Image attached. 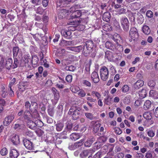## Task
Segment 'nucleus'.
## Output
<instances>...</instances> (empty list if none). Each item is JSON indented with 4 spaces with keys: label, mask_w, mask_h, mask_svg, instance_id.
<instances>
[{
    "label": "nucleus",
    "mask_w": 158,
    "mask_h": 158,
    "mask_svg": "<svg viewBox=\"0 0 158 158\" xmlns=\"http://www.w3.org/2000/svg\"><path fill=\"white\" fill-rule=\"evenodd\" d=\"M15 117L13 115H10L5 118L3 124L5 126H8L14 118Z\"/></svg>",
    "instance_id": "9b49d317"
},
{
    "label": "nucleus",
    "mask_w": 158,
    "mask_h": 158,
    "mask_svg": "<svg viewBox=\"0 0 158 158\" xmlns=\"http://www.w3.org/2000/svg\"><path fill=\"white\" fill-rule=\"evenodd\" d=\"M84 139H81L79 141L76 142L75 143L76 144H77V145H78V148H79L84 143Z\"/></svg>",
    "instance_id": "680f3d73"
},
{
    "label": "nucleus",
    "mask_w": 158,
    "mask_h": 158,
    "mask_svg": "<svg viewBox=\"0 0 158 158\" xmlns=\"http://www.w3.org/2000/svg\"><path fill=\"white\" fill-rule=\"evenodd\" d=\"M72 44V41H67L65 40H63L60 43V45L62 46L71 45Z\"/></svg>",
    "instance_id": "58836bf2"
},
{
    "label": "nucleus",
    "mask_w": 158,
    "mask_h": 158,
    "mask_svg": "<svg viewBox=\"0 0 158 158\" xmlns=\"http://www.w3.org/2000/svg\"><path fill=\"white\" fill-rule=\"evenodd\" d=\"M139 95L140 98H145L146 95V89H143L139 92Z\"/></svg>",
    "instance_id": "473e14b6"
},
{
    "label": "nucleus",
    "mask_w": 158,
    "mask_h": 158,
    "mask_svg": "<svg viewBox=\"0 0 158 158\" xmlns=\"http://www.w3.org/2000/svg\"><path fill=\"white\" fill-rule=\"evenodd\" d=\"M14 58V63L13 64L12 68L15 69L17 68L19 64V61L16 57H15Z\"/></svg>",
    "instance_id": "3c124183"
},
{
    "label": "nucleus",
    "mask_w": 158,
    "mask_h": 158,
    "mask_svg": "<svg viewBox=\"0 0 158 158\" xmlns=\"http://www.w3.org/2000/svg\"><path fill=\"white\" fill-rule=\"evenodd\" d=\"M91 95L93 97H94V96H95L98 99L100 98L101 97V95L100 93L95 91H93L91 93Z\"/></svg>",
    "instance_id": "37998d69"
},
{
    "label": "nucleus",
    "mask_w": 158,
    "mask_h": 158,
    "mask_svg": "<svg viewBox=\"0 0 158 158\" xmlns=\"http://www.w3.org/2000/svg\"><path fill=\"white\" fill-rule=\"evenodd\" d=\"M115 133L118 135L121 134L122 131L119 128L115 127L114 129Z\"/></svg>",
    "instance_id": "0e129e2a"
},
{
    "label": "nucleus",
    "mask_w": 158,
    "mask_h": 158,
    "mask_svg": "<svg viewBox=\"0 0 158 158\" xmlns=\"http://www.w3.org/2000/svg\"><path fill=\"white\" fill-rule=\"evenodd\" d=\"M28 83L27 82L20 83L19 86V88L20 91H23L28 87Z\"/></svg>",
    "instance_id": "6ab92c4d"
},
{
    "label": "nucleus",
    "mask_w": 158,
    "mask_h": 158,
    "mask_svg": "<svg viewBox=\"0 0 158 158\" xmlns=\"http://www.w3.org/2000/svg\"><path fill=\"white\" fill-rule=\"evenodd\" d=\"M78 146L75 143H70L69 144L68 148L71 150H73L78 148Z\"/></svg>",
    "instance_id": "2f4dec72"
},
{
    "label": "nucleus",
    "mask_w": 158,
    "mask_h": 158,
    "mask_svg": "<svg viewBox=\"0 0 158 158\" xmlns=\"http://www.w3.org/2000/svg\"><path fill=\"white\" fill-rule=\"evenodd\" d=\"M108 149V147L107 146L105 145L103 146L102 149V150L100 151H102V155L105 154L107 151Z\"/></svg>",
    "instance_id": "6e6d98bb"
},
{
    "label": "nucleus",
    "mask_w": 158,
    "mask_h": 158,
    "mask_svg": "<svg viewBox=\"0 0 158 158\" xmlns=\"http://www.w3.org/2000/svg\"><path fill=\"white\" fill-rule=\"evenodd\" d=\"M8 152V150L6 148H3L0 151L1 154L3 156L6 155Z\"/></svg>",
    "instance_id": "a18cd8bd"
},
{
    "label": "nucleus",
    "mask_w": 158,
    "mask_h": 158,
    "mask_svg": "<svg viewBox=\"0 0 158 158\" xmlns=\"http://www.w3.org/2000/svg\"><path fill=\"white\" fill-rule=\"evenodd\" d=\"M100 77L103 81H106L109 77V70L108 68L104 66L101 67L100 70Z\"/></svg>",
    "instance_id": "7ed1b4c3"
},
{
    "label": "nucleus",
    "mask_w": 158,
    "mask_h": 158,
    "mask_svg": "<svg viewBox=\"0 0 158 158\" xmlns=\"http://www.w3.org/2000/svg\"><path fill=\"white\" fill-rule=\"evenodd\" d=\"M12 136L11 140L13 144L15 145L19 144L20 139L19 135L16 134H13Z\"/></svg>",
    "instance_id": "ddd939ff"
},
{
    "label": "nucleus",
    "mask_w": 158,
    "mask_h": 158,
    "mask_svg": "<svg viewBox=\"0 0 158 158\" xmlns=\"http://www.w3.org/2000/svg\"><path fill=\"white\" fill-rule=\"evenodd\" d=\"M13 61L11 58L8 59L6 61L5 67L8 69H10L11 68H12Z\"/></svg>",
    "instance_id": "aec40b11"
},
{
    "label": "nucleus",
    "mask_w": 158,
    "mask_h": 158,
    "mask_svg": "<svg viewBox=\"0 0 158 158\" xmlns=\"http://www.w3.org/2000/svg\"><path fill=\"white\" fill-rule=\"evenodd\" d=\"M19 51V48L18 47H14L13 48V57H16Z\"/></svg>",
    "instance_id": "f704fd0d"
},
{
    "label": "nucleus",
    "mask_w": 158,
    "mask_h": 158,
    "mask_svg": "<svg viewBox=\"0 0 158 158\" xmlns=\"http://www.w3.org/2000/svg\"><path fill=\"white\" fill-rule=\"evenodd\" d=\"M72 23V25H75V26H71L69 27V30L72 31L77 30V29L80 27H82V28L83 29L84 26L83 25H79L80 23V21L78 20H74L73 21V22H71Z\"/></svg>",
    "instance_id": "423d86ee"
},
{
    "label": "nucleus",
    "mask_w": 158,
    "mask_h": 158,
    "mask_svg": "<svg viewBox=\"0 0 158 158\" xmlns=\"http://www.w3.org/2000/svg\"><path fill=\"white\" fill-rule=\"evenodd\" d=\"M105 57L108 60H111L113 58L112 53L110 51H107L105 52Z\"/></svg>",
    "instance_id": "4c0bfd02"
},
{
    "label": "nucleus",
    "mask_w": 158,
    "mask_h": 158,
    "mask_svg": "<svg viewBox=\"0 0 158 158\" xmlns=\"http://www.w3.org/2000/svg\"><path fill=\"white\" fill-rule=\"evenodd\" d=\"M81 110V108L77 106H73L71 107L69 112L68 114L72 115V118L76 120L79 118L80 115V112Z\"/></svg>",
    "instance_id": "f257e3e1"
},
{
    "label": "nucleus",
    "mask_w": 158,
    "mask_h": 158,
    "mask_svg": "<svg viewBox=\"0 0 158 158\" xmlns=\"http://www.w3.org/2000/svg\"><path fill=\"white\" fill-rule=\"evenodd\" d=\"M102 155V151H99L93 156L92 158H101Z\"/></svg>",
    "instance_id": "de8ad7c7"
},
{
    "label": "nucleus",
    "mask_w": 158,
    "mask_h": 158,
    "mask_svg": "<svg viewBox=\"0 0 158 158\" xmlns=\"http://www.w3.org/2000/svg\"><path fill=\"white\" fill-rule=\"evenodd\" d=\"M138 16V14L136 13H132L131 14V16L130 18V20L131 22H134L135 21V19L137 16Z\"/></svg>",
    "instance_id": "8fccbe9b"
},
{
    "label": "nucleus",
    "mask_w": 158,
    "mask_h": 158,
    "mask_svg": "<svg viewBox=\"0 0 158 158\" xmlns=\"http://www.w3.org/2000/svg\"><path fill=\"white\" fill-rule=\"evenodd\" d=\"M120 22L123 30L125 31H128L129 23L127 18L123 17L120 19Z\"/></svg>",
    "instance_id": "20e7f679"
},
{
    "label": "nucleus",
    "mask_w": 158,
    "mask_h": 158,
    "mask_svg": "<svg viewBox=\"0 0 158 158\" xmlns=\"http://www.w3.org/2000/svg\"><path fill=\"white\" fill-rule=\"evenodd\" d=\"M92 151H93V150H84L80 154V157L81 158H85L90 153H91Z\"/></svg>",
    "instance_id": "2eb2a0df"
},
{
    "label": "nucleus",
    "mask_w": 158,
    "mask_h": 158,
    "mask_svg": "<svg viewBox=\"0 0 158 158\" xmlns=\"http://www.w3.org/2000/svg\"><path fill=\"white\" fill-rule=\"evenodd\" d=\"M106 47L108 49L114 50L115 48V46L112 42L107 41L105 44Z\"/></svg>",
    "instance_id": "412c9836"
},
{
    "label": "nucleus",
    "mask_w": 158,
    "mask_h": 158,
    "mask_svg": "<svg viewBox=\"0 0 158 158\" xmlns=\"http://www.w3.org/2000/svg\"><path fill=\"white\" fill-rule=\"evenodd\" d=\"M95 140V138L93 136H91L84 143V145L85 147H89L92 143Z\"/></svg>",
    "instance_id": "4468645a"
},
{
    "label": "nucleus",
    "mask_w": 158,
    "mask_h": 158,
    "mask_svg": "<svg viewBox=\"0 0 158 158\" xmlns=\"http://www.w3.org/2000/svg\"><path fill=\"white\" fill-rule=\"evenodd\" d=\"M144 83L143 81L141 80H139L134 83L132 87L135 90H137L143 86Z\"/></svg>",
    "instance_id": "9d476101"
},
{
    "label": "nucleus",
    "mask_w": 158,
    "mask_h": 158,
    "mask_svg": "<svg viewBox=\"0 0 158 158\" xmlns=\"http://www.w3.org/2000/svg\"><path fill=\"white\" fill-rule=\"evenodd\" d=\"M1 95L2 97L5 98L8 95V93L5 90V87L2 86V87Z\"/></svg>",
    "instance_id": "e433bc0d"
},
{
    "label": "nucleus",
    "mask_w": 158,
    "mask_h": 158,
    "mask_svg": "<svg viewBox=\"0 0 158 158\" xmlns=\"http://www.w3.org/2000/svg\"><path fill=\"white\" fill-rule=\"evenodd\" d=\"M61 33L62 36L67 38H69L71 35V32L70 31L63 30L61 31Z\"/></svg>",
    "instance_id": "393cba45"
},
{
    "label": "nucleus",
    "mask_w": 158,
    "mask_h": 158,
    "mask_svg": "<svg viewBox=\"0 0 158 158\" xmlns=\"http://www.w3.org/2000/svg\"><path fill=\"white\" fill-rule=\"evenodd\" d=\"M147 134L148 136L151 137H154L155 135V132L152 129L148 131L147 132Z\"/></svg>",
    "instance_id": "5fc2aeb1"
},
{
    "label": "nucleus",
    "mask_w": 158,
    "mask_h": 158,
    "mask_svg": "<svg viewBox=\"0 0 158 158\" xmlns=\"http://www.w3.org/2000/svg\"><path fill=\"white\" fill-rule=\"evenodd\" d=\"M24 58L25 59L24 60L25 63H31V59L30 58V57L27 55H25L24 56Z\"/></svg>",
    "instance_id": "09e8293b"
},
{
    "label": "nucleus",
    "mask_w": 158,
    "mask_h": 158,
    "mask_svg": "<svg viewBox=\"0 0 158 158\" xmlns=\"http://www.w3.org/2000/svg\"><path fill=\"white\" fill-rule=\"evenodd\" d=\"M23 142L25 148L29 150H32L34 148L33 143L30 140L26 139H23Z\"/></svg>",
    "instance_id": "0eeeda50"
},
{
    "label": "nucleus",
    "mask_w": 158,
    "mask_h": 158,
    "mask_svg": "<svg viewBox=\"0 0 158 158\" xmlns=\"http://www.w3.org/2000/svg\"><path fill=\"white\" fill-rule=\"evenodd\" d=\"M92 63V60H89L88 63L86 64L85 67V71H86V73L89 74V73L90 70V67Z\"/></svg>",
    "instance_id": "c756f323"
},
{
    "label": "nucleus",
    "mask_w": 158,
    "mask_h": 158,
    "mask_svg": "<svg viewBox=\"0 0 158 158\" xmlns=\"http://www.w3.org/2000/svg\"><path fill=\"white\" fill-rule=\"evenodd\" d=\"M146 16L149 18H151L153 16V13L150 10H148L146 13Z\"/></svg>",
    "instance_id": "bf43d9fd"
},
{
    "label": "nucleus",
    "mask_w": 158,
    "mask_h": 158,
    "mask_svg": "<svg viewBox=\"0 0 158 158\" xmlns=\"http://www.w3.org/2000/svg\"><path fill=\"white\" fill-rule=\"evenodd\" d=\"M151 102L149 100H146L144 104V108L145 110L149 109L151 106Z\"/></svg>",
    "instance_id": "7c9ffc66"
},
{
    "label": "nucleus",
    "mask_w": 158,
    "mask_h": 158,
    "mask_svg": "<svg viewBox=\"0 0 158 158\" xmlns=\"http://www.w3.org/2000/svg\"><path fill=\"white\" fill-rule=\"evenodd\" d=\"M75 69V68L74 66L72 65L66 66L65 68L66 70L72 72L74 71Z\"/></svg>",
    "instance_id": "864d4df0"
},
{
    "label": "nucleus",
    "mask_w": 158,
    "mask_h": 158,
    "mask_svg": "<svg viewBox=\"0 0 158 158\" xmlns=\"http://www.w3.org/2000/svg\"><path fill=\"white\" fill-rule=\"evenodd\" d=\"M19 155L18 152L15 149H11L10 152V157L11 158H17Z\"/></svg>",
    "instance_id": "dca6fc26"
},
{
    "label": "nucleus",
    "mask_w": 158,
    "mask_h": 158,
    "mask_svg": "<svg viewBox=\"0 0 158 158\" xmlns=\"http://www.w3.org/2000/svg\"><path fill=\"white\" fill-rule=\"evenodd\" d=\"M92 80L95 83H98L99 81V78L98 73L96 71H94L91 75Z\"/></svg>",
    "instance_id": "f8f14e48"
},
{
    "label": "nucleus",
    "mask_w": 158,
    "mask_h": 158,
    "mask_svg": "<svg viewBox=\"0 0 158 158\" xmlns=\"http://www.w3.org/2000/svg\"><path fill=\"white\" fill-rule=\"evenodd\" d=\"M112 97H110L109 95L107 96L104 99V103L106 105H110L112 103Z\"/></svg>",
    "instance_id": "5701e85b"
},
{
    "label": "nucleus",
    "mask_w": 158,
    "mask_h": 158,
    "mask_svg": "<svg viewBox=\"0 0 158 158\" xmlns=\"http://www.w3.org/2000/svg\"><path fill=\"white\" fill-rule=\"evenodd\" d=\"M101 124L98 123L95 124L93 127V132L94 133H97L99 131Z\"/></svg>",
    "instance_id": "ea45409f"
},
{
    "label": "nucleus",
    "mask_w": 158,
    "mask_h": 158,
    "mask_svg": "<svg viewBox=\"0 0 158 158\" xmlns=\"http://www.w3.org/2000/svg\"><path fill=\"white\" fill-rule=\"evenodd\" d=\"M113 40L116 43V45L115 47V48L120 52H123V46L118 44L117 41L118 40V38L120 39V35L117 34L114 35L113 37Z\"/></svg>",
    "instance_id": "39448f33"
},
{
    "label": "nucleus",
    "mask_w": 158,
    "mask_h": 158,
    "mask_svg": "<svg viewBox=\"0 0 158 158\" xmlns=\"http://www.w3.org/2000/svg\"><path fill=\"white\" fill-rule=\"evenodd\" d=\"M85 115L87 118L90 120H92L94 119V117L93 116V114L91 113H85Z\"/></svg>",
    "instance_id": "49530a36"
},
{
    "label": "nucleus",
    "mask_w": 158,
    "mask_h": 158,
    "mask_svg": "<svg viewBox=\"0 0 158 158\" xmlns=\"http://www.w3.org/2000/svg\"><path fill=\"white\" fill-rule=\"evenodd\" d=\"M82 49V47L81 46L77 47H73V51L77 52H79Z\"/></svg>",
    "instance_id": "603ef678"
},
{
    "label": "nucleus",
    "mask_w": 158,
    "mask_h": 158,
    "mask_svg": "<svg viewBox=\"0 0 158 158\" xmlns=\"http://www.w3.org/2000/svg\"><path fill=\"white\" fill-rule=\"evenodd\" d=\"M143 32L146 35H148L150 33L151 31L149 27L146 26L144 25L142 27Z\"/></svg>",
    "instance_id": "cd10ccee"
},
{
    "label": "nucleus",
    "mask_w": 158,
    "mask_h": 158,
    "mask_svg": "<svg viewBox=\"0 0 158 158\" xmlns=\"http://www.w3.org/2000/svg\"><path fill=\"white\" fill-rule=\"evenodd\" d=\"M55 125L56 130L59 131H61L64 126V123L60 121H58Z\"/></svg>",
    "instance_id": "b1692460"
},
{
    "label": "nucleus",
    "mask_w": 158,
    "mask_h": 158,
    "mask_svg": "<svg viewBox=\"0 0 158 158\" xmlns=\"http://www.w3.org/2000/svg\"><path fill=\"white\" fill-rule=\"evenodd\" d=\"M44 10L42 7H39L36 9V13L40 14H42L44 12Z\"/></svg>",
    "instance_id": "13d9d810"
},
{
    "label": "nucleus",
    "mask_w": 158,
    "mask_h": 158,
    "mask_svg": "<svg viewBox=\"0 0 158 158\" xmlns=\"http://www.w3.org/2000/svg\"><path fill=\"white\" fill-rule=\"evenodd\" d=\"M122 91L123 93L127 92L129 90L128 86L127 85H124L122 88Z\"/></svg>",
    "instance_id": "4d7b16f0"
},
{
    "label": "nucleus",
    "mask_w": 158,
    "mask_h": 158,
    "mask_svg": "<svg viewBox=\"0 0 158 158\" xmlns=\"http://www.w3.org/2000/svg\"><path fill=\"white\" fill-rule=\"evenodd\" d=\"M148 85L150 87H153L155 85V82L153 80H149L148 82Z\"/></svg>",
    "instance_id": "e2e57ef3"
},
{
    "label": "nucleus",
    "mask_w": 158,
    "mask_h": 158,
    "mask_svg": "<svg viewBox=\"0 0 158 158\" xmlns=\"http://www.w3.org/2000/svg\"><path fill=\"white\" fill-rule=\"evenodd\" d=\"M137 22L139 24H142L143 21L144 19H143V17L141 15H139L138 14V16H137Z\"/></svg>",
    "instance_id": "a19ab883"
},
{
    "label": "nucleus",
    "mask_w": 158,
    "mask_h": 158,
    "mask_svg": "<svg viewBox=\"0 0 158 158\" xmlns=\"http://www.w3.org/2000/svg\"><path fill=\"white\" fill-rule=\"evenodd\" d=\"M81 137L79 134L76 133H73L70 135V139L73 140L75 141Z\"/></svg>",
    "instance_id": "bb28decb"
},
{
    "label": "nucleus",
    "mask_w": 158,
    "mask_h": 158,
    "mask_svg": "<svg viewBox=\"0 0 158 158\" xmlns=\"http://www.w3.org/2000/svg\"><path fill=\"white\" fill-rule=\"evenodd\" d=\"M66 0H60L59 2H57V6L62 7L63 6V5H66L67 4V3H66L65 2Z\"/></svg>",
    "instance_id": "c9c22d12"
},
{
    "label": "nucleus",
    "mask_w": 158,
    "mask_h": 158,
    "mask_svg": "<svg viewBox=\"0 0 158 158\" xmlns=\"http://www.w3.org/2000/svg\"><path fill=\"white\" fill-rule=\"evenodd\" d=\"M35 127L37 126L39 127H41L44 125L43 123L39 119H37L35 121Z\"/></svg>",
    "instance_id": "c03bdc74"
},
{
    "label": "nucleus",
    "mask_w": 158,
    "mask_h": 158,
    "mask_svg": "<svg viewBox=\"0 0 158 158\" xmlns=\"http://www.w3.org/2000/svg\"><path fill=\"white\" fill-rule=\"evenodd\" d=\"M94 46L93 42L92 40H88L85 42V44L84 46L83 51L85 52L84 50L86 49L87 50L90 51Z\"/></svg>",
    "instance_id": "1a4fd4ad"
},
{
    "label": "nucleus",
    "mask_w": 158,
    "mask_h": 158,
    "mask_svg": "<svg viewBox=\"0 0 158 158\" xmlns=\"http://www.w3.org/2000/svg\"><path fill=\"white\" fill-rule=\"evenodd\" d=\"M124 154L123 153L120 152L118 153L115 156V158H123Z\"/></svg>",
    "instance_id": "774afa93"
},
{
    "label": "nucleus",
    "mask_w": 158,
    "mask_h": 158,
    "mask_svg": "<svg viewBox=\"0 0 158 158\" xmlns=\"http://www.w3.org/2000/svg\"><path fill=\"white\" fill-rule=\"evenodd\" d=\"M31 60V62L33 66V67L36 66L39 60V59L37 56L35 55L32 56Z\"/></svg>",
    "instance_id": "a211bd4d"
},
{
    "label": "nucleus",
    "mask_w": 158,
    "mask_h": 158,
    "mask_svg": "<svg viewBox=\"0 0 158 158\" xmlns=\"http://www.w3.org/2000/svg\"><path fill=\"white\" fill-rule=\"evenodd\" d=\"M81 15V12L80 10H77L73 12L72 15L71 17L73 19L80 17Z\"/></svg>",
    "instance_id": "f3484780"
},
{
    "label": "nucleus",
    "mask_w": 158,
    "mask_h": 158,
    "mask_svg": "<svg viewBox=\"0 0 158 158\" xmlns=\"http://www.w3.org/2000/svg\"><path fill=\"white\" fill-rule=\"evenodd\" d=\"M37 103H31V106L30 110L33 113H36L37 109Z\"/></svg>",
    "instance_id": "a878e982"
},
{
    "label": "nucleus",
    "mask_w": 158,
    "mask_h": 158,
    "mask_svg": "<svg viewBox=\"0 0 158 158\" xmlns=\"http://www.w3.org/2000/svg\"><path fill=\"white\" fill-rule=\"evenodd\" d=\"M24 117L27 120V123L28 127L32 129H35L36 128L35 121L34 122L31 120L32 116L29 110L25 111Z\"/></svg>",
    "instance_id": "f03ea898"
},
{
    "label": "nucleus",
    "mask_w": 158,
    "mask_h": 158,
    "mask_svg": "<svg viewBox=\"0 0 158 158\" xmlns=\"http://www.w3.org/2000/svg\"><path fill=\"white\" fill-rule=\"evenodd\" d=\"M150 96L155 99L158 98V92L153 90H151L149 92Z\"/></svg>",
    "instance_id": "c85d7f7f"
},
{
    "label": "nucleus",
    "mask_w": 158,
    "mask_h": 158,
    "mask_svg": "<svg viewBox=\"0 0 158 158\" xmlns=\"http://www.w3.org/2000/svg\"><path fill=\"white\" fill-rule=\"evenodd\" d=\"M16 81V79L15 78H13L9 84V88L12 87V86L15 83Z\"/></svg>",
    "instance_id": "052dcab7"
},
{
    "label": "nucleus",
    "mask_w": 158,
    "mask_h": 158,
    "mask_svg": "<svg viewBox=\"0 0 158 158\" xmlns=\"http://www.w3.org/2000/svg\"><path fill=\"white\" fill-rule=\"evenodd\" d=\"M129 34L131 39L135 40L138 37V34L137 30L136 28H131L129 32Z\"/></svg>",
    "instance_id": "6e6552de"
},
{
    "label": "nucleus",
    "mask_w": 158,
    "mask_h": 158,
    "mask_svg": "<svg viewBox=\"0 0 158 158\" xmlns=\"http://www.w3.org/2000/svg\"><path fill=\"white\" fill-rule=\"evenodd\" d=\"M110 14L109 12H106L104 13L103 15V19L107 22H108L110 21Z\"/></svg>",
    "instance_id": "4be33fe9"
},
{
    "label": "nucleus",
    "mask_w": 158,
    "mask_h": 158,
    "mask_svg": "<svg viewBox=\"0 0 158 158\" xmlns=\"http://www.w3.org/2000/svg\"><path fill=\"white\" fill-rule=\"evenodd\" d=\"M78 95L80 97H83L85 96L86 93L84 90H81L78 93Z\"/></svg>",
    "instance_id": "338daca9"
},
{
    "label": "nucleus",
    "mask_w": 158,
    "mask_h": 158,
    "mask_svg": "<svg viewBox=\"0 0 158 158\" xmlns=\"http://www.w3.org/2000/svg\"><path fill=\"white\" fill-rule=\"evenodd\" d=\"M72 76L70 75H68L66 77V80L68 82H71L72 81Z\"/></svg>",
    "instance_id": "69168bd1"
},
{
    "label": "nucleus",
    "mask_w": 158,
    "mask_h": 158,
    "mask_svg": "<svg viewBox=\"0 0 158 158\" xmlns=\"http://www.w3.org/2000/svg\"><path fill=\"white\" fill-rule=\"evenodd\" d=\"M144 118L147 120H150L152 117L151 113L149 112H146L143 114Z\"/></svg>",
    "instance_id": "79ce46f5"
},
{
    "label": "nucleus",
    "mask_w": 158,
    "mask_h": 158,
    "mask_svg": "<svg viewBox=\"0 0 158 158\" xmlns=\"http://www.w3.org/2000/svg\"><path fill=\"white\" fill-rule=\"evenodd\" d=\"M108 137L106 136H103L99 137L98 139V142L99 143H103L106 142L107 140Z\"/></svg>",
    "instance_id": "72a5a7b5"
}]
</instances>
